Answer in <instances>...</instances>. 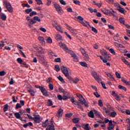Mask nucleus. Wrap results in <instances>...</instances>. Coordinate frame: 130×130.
<instances>
[{
    "label": "nucleus",
    "instance_id": "nucleus-1",
    "mask_svg": "<svg viewBox=\"0 0 130 130\" xmlns=\"http://www.w3.org/2000/svg\"><path fill=\"white\" fill-rule=\"evenodd\" d=\"M35 87L37 89H39L41 93L43 94V95L46 98L49 96V94H48V91L46 90V89L45 87L43 86H39L38 85H36Z\"/></svg>",
    "mask_w": 130,
    "mask_h": 130
},
{
    "label": "nucleus",
    "instance_id": "nucleus-2",
    "mask_svg": "<svg viewBox=\"0 0 130 130\" xmlns=\"http://www.w3.org/2000/svg\"><path fill=\"white\" fill-rule=\"evenodd\" d=\"M61 70L62 72H63V74L65 75V77L68 78V80H71L72 79V77L69 75V71L66 67H61Z\"/></svg>",
    "mask_w": 130,
    "mask_h": 130
},
{
    "label": "nucleus",
    "instance_id": "nucleus-3",
    "mask_svg": "<svg viewBox=\"0 0 130 130\" xmlns=\"http://www.w3.org/2000/svg\"><path fill=\"white\" fill-rule=\"evenodd\" d=\"M91 75L93 78H94V80H95V81H96L97 82H101V81H102L101 78H100V77L98 75L96 72L92 71L91 72Z\"/></svg>",
    "mask_w": 130,
    "mask_h": 130
},
{
    "label": "nucleus",
    "instance_id": "nucleus-4",
    "mask_svg": "<svg viewBox=\"0 0 130 130\" xmlns=\"http://www.w3.org/2000/svg\"><path fill=\"white\" fill-rule=\"evenodd\" d=\"M53 123V121L48 119H46V121L42 123V126L44 127H46L50 125Z\"/></svg>",
    "mask_w": 130,
    "mask_h": 130
},
{
    "label": "nucleus",
    "instance_id": "nucleus-5",
    "mask_svg": "<svg viewBox=\"0 0 130 130\" xmlns=\"http://www.w3.org/2000/svg\"><path fill=\"white\" fill-rule=\"evenodd\" d=\"M54 7L56 9V10L58 11L59 14L60 15L62 14V8L60 7L59 5L57 4H54Z\"/></svg>",
    "mask_w": 130,
    "mask_h": 130
},
{
    "label": "nucleus",
    "instance_id": "nucleus-6",
    "mask_svg": "<svg viewBox=\"0 0 130 130\" xmlns=\"http://www.w3.org/2000/svg\"><path fill=\"white\" fill-rule=\"evenodd\" d=\"M4 4L5 6H6L8 11H9L10 13H12V12H13V8H12V5H11V4L8 3L7 2H5Z\"/></svg>",
    "mask_w": 130,
    "mask_h": 130
},
{
    "label": "nucleus",
    "instance_id": "nucleus-7",
    "mask_svg": "<svg viewBox=\"0 0 130 130\" xmlns=\"http://www.w3.org/2000/svg\"><path fill=\"white\" fill-rule=\"evenodd\" d=\"M41 21V19L37 16H34L33 18L31 19V22H33V24L36 23L37 21L40 22Z\"/></svg>",
    "mask_w": 130,
    "mask_h": 130
},
{
    "label": "nucleus",
    "instance_id": "nucleus-8",
    "mask_svg": "<svg viewBox=\"0 0 130 130\" xmlns=\"http://www.w3.org/2000/svg\"><path fill=\"white\" fill-rule=\"evenodd\" d=\"M111 109V106H109L108 108L106 107H103V110H104V112L106 113V114H109L110 113V110Z\"/></svg>",
    "mask_w": 130,
    "mask_h": 130
},
{
    "label": "nucleus",
    "instance_id": "nucleus-9",
    "mask_svg": "<svg viewBox=\"0 0 130 130\" xmlns=\"http://www.w3.org/2000/svg\"><path fill=\"white\" fill-rule=\"evenodd\" d=\"M69 81H70V83L71 84H77L78 82L79 81V79L78 78H75L74 79L72 77H71V79H69Z\"/></svg>",
    "mask_w": 130,
    "mask_h": 130
},
{
    "label": "nucleus",
    "instance_id": "nucleus-10",
    "mask_svg": "<svg viewBox=\"0 0 130 130\" xmlns=\"http://www.w3.org/2000/svg\"><path fill=\"white\" fill-rule=\"evenodd\" d=\"M93 112L96 117H98V118H100L101 119H103L102 117L101 116H102L101 113L99 112L98 111H97L96 110H94Z\"/></svg>",
    "mask_w": 130,
    "mask_h": 130
},
{
    "label": "nucleus",
    "instance_id": "nucleus-11",
    "mask_svg": "<svg viewBox=\"0 0 130 130\" xmlns=\"http://www.w3.org/2000/svg\"><path fill=\"white\" fill-rule=\"evenodd\" d=\"M105 14L107 16H112L113 15V16H114V14H113V13H112V12L109 10H106Z\"/></svg>",
    "mask_w": 130,
    "mask_h": 130
},
{
    "label": "nucleus",
    "instance_id": "nucleus-12",
    "mask_svg": "<svg viewBox=\"0 0 130 130\" xmlns=\"http://www.w3.org/2000/svg\"><path fill=\"white\" fill-rule=\"evenodd\" d=\"M0 19L3 21H6L7 20V16L4 13H0Z\"/></svg>",
    "mask_w": 130,
    "mask_h": 130
},
{
    "label": "nucleus",
    "instance_id": "nucleus-13",
    "mask_svg": "<svg viewBox=\"0 0 130 130\" xmlns=\"http://www.w3.org/2000/svg\"><path fill=\"white\" fill-rule=\"evenodd\" d=\"M116 10L118 11L120 13L124 14V11L125 10L123 9V8H121V7H119V8H116Z\"/></svg>",
    "mask_w": 130,
    "mask_h": 130
},
{
    "label": "nucleus",
    "instance_id": "nucleus-14",
    "mask_svg": "<svg viewBox=\"0 0 130 130\" xmlns=\"http://www.w3.org/2000/svg\"><path fill=\"white\" fill-rule=\"evenodd\" d=\"M88 116L90 118H94V114L93 111L92 110L90 111L89 113H88Z\"/></svg>",
    "mask_w": 130,
    "mask_h": 130
},
{
    "label": "nucleus",
    "instance_id": "nucleus-15",
    "mask_svg": "<svg viewBox=\"0 0 130 130\" xmlns=\"http://www.w3.org/2000/svg\"><path fill=\"white\" fill-rule=\"evenodd\" d=\"M38 59L42 62H45V56L43 55H41L38 56Z\"/></svg>",
    "mask_w": 130,
    "mask_h": 130
},
{
    "label": "nucleus",
    "instance_id": "nucleus-16",
    "mask_svg": "<svg viewBox=\"0 0 130 130\" xmlns=\"http://www.w3.org/2000/svg\"><path fill=\"white\" fill-rule=\"evenodd\" d=\"M83 58L85 61L90 62L89 56L87 54L83 55Z\"/></svg>",
    "mask_w": 130,
    "mask_h": 130
},
{
    "label": "nucleus",
    "instance_id": "nucleus-17",
    "mask_svg": "<svg viewBox=\"0 0 130 130\" xmlns=\"http://www.w3.org/2000/svg\"><path fill=\"white\" fill-rule=\"evenodd\" d=\"M47 130H55L54 128V125H53V122L51 124L49 125L47 127Z\"/></svg>",
    "mask_w": 130,
    "mask_h": 130
},
{
    "label": "nucleus",
    "instance_id": "nucleus-18",
    "mask_svg": "<svg viewBox=\"0 0 130 130\" xmlns=\"http://www.w3.org/2000/svg\"><path fill=\"white\" fill-rule=\"evenodd\" d=\"M35 121V123H40V117H34V119H33Z\"/></svg>",
    "mask_w": 130,
    "mask_h": 130
},
{
    "label": "nucleus",
    "instance_id": "nucleus-19",
    "mask_svg": "<svg viewBox=\"0 0 130 130\" xmlns=\"http://www.w3.org/2000/svg\"><path fill=\"white\" fill-rule=\"evenodd\" d=\"M88 10L89 11H90V12L91 13H97L98 12V10L96 9H92V8H88Z\"/></svg>",
    "mask_w": 130,
    "mask_h": 130
},
{
    "label": "nucleus",
    "instance_id": "nucleus-20",
    "mask_svg": "<svg viewBox=\"0 0 130 130\" xmlns=\"http://www.w3.org/2000/svg\"><path fill=\"white\" fill-rule=\"evenodd\" d=\"M80 119L79 118L75 117L72 119V122L74 123H77L79 122Z\"/></svg>",
    "mask_w": 130,
    "mask_h": 130
},
{
    "label": "nucleus",
    "instance_id": "nucleus-21",
    "mask_svg": "<svg viewBox=\"0 0 130 130\" xmlns=\"http://www.w3.org/2000/svg\"><path fill=\"white\" fill-rule=\"evenodd\" d=\"M58 116L59 117L62 116V115L63 114V110L62 109H59L58 111Z\"/></svg>",
    "mask_w": 130,
    "mask_h": 130
},
{
    "label": "nucleus",
    "instance_id": "nucleus-22",
    "mask_svg": "<svg viewBox=\"0 0 130 130\" xmlns=\"http://www.w3.org/2000/svg\"><path fill=\"white\" fill-rule=\"evenodd\" d=\"M118 88L119 89H122L123 90V91H124L125 92L127 90V89L126 88V87H124L123 86L121 85H119L118 86Z\"/></svg>",
    "mask_w": 130,
    "mask_h": 130
},
{
    "label": "nucleus",
    "instance_id": "nucleus-23",
    "mask_svg": "<svg viewBox=\"0 0 130 130\" xmlns=\"http://www.w3.org/2000/svg\"><path fill=\"white\" fill-rule=\"evenodd\" d=\"M27 91L30 94V95L32 96H35V91L34 90L31 89H29L28 90H27Z\"/></svg>",
    "mask_w": 130,
    "mask_h": 130
},
{
    "label": "nucleus",
    "instance_id": "nucleus-24",
    "mask_svg": "<svg viewBox=\"0 0 130 130\" xmlns=\"http://www.w3.org/2000/svg\"><path fill=\"white\" fill-rule=\"evenodd\" d=\"M117 115V113L116 112H112L110 114V116L112 118H115V117Z\"/></svg>",
    "mask_w": 130,
    "mask_h": 130
},
{
    "label": "nucleus",
    "instance_id": "nucleus-25",
    "mask_svg": "<svg viewBox=\"0 0 130 130\" xmlns=\"http://www.w3.org/2000/svg\"><path fill=\"white\" fill-rule=\"evenodd\" d=\"M79 64L82 67H84L85 68L88 67V64L85 62L81 61L79 62Z\"/></svg>",
    "mask_w": 130,
    "mask_h": 130
},
{
    "label": "nucleus",
    "instance_id": "nucleus-26",
    "mask_svg": "<svg viewBox=\"0 0 130 130\" xmlns=\"http://www.w3.org/2000/svg\"><path fill=\"white\" fill-rule=\"evenodd\" d=\"M52 106H53L52 101L50 99H48L47 102V106L51 107Z\"/></svg>",
    "mask_w": 130,
    "mask_h": 130
},
{
    "label": "nucleus",
    "instance_id": "nucleus-27",
    "mask_svg": "<svg viewBox=\"0 0 130 130\" xmlns=\"http://www.w3.org/2000/svg\"><path fill=\"white\" fill-rule=\"evenodd\" d=\"M77 108L80 109L81 111H83L84 109L82 105H81L80 104L78 103H77Z\"/></svg>",
    "mask_w": 130,
    "mask_h": 130
},
{
    "label": "nucleus",
    "instance_id": "nucleus-28",
    "mask_svg": "<svg viewBox=\"0 0 130 130\" xmlns=\"http://www.w3.org/2000/svg\"><path fill=\"white\" fill-rule=\"evenodd\" d=\"M78 102H81V105H84L85 103H86V101L84 98L82 99V100H79Z\"/></svg>",
    "mask_w": 130,
    "mask_h": 130
},
{
    "label": "nucleus",
    "instance_id": "nucleus-29",
    "mask_svg": "<svg viewBox=\"0 0 130 130\" xmlns=\"http://www.w3.org/2000/svg\"><path fill=\"white\" fill-rule=\"evenodd\" d=\"M90 28H91V30L93 32H94L95 34H98V29H96V28H95V27H94V26H90Z\"/></svg>",
    "mask_w": 130,
    "mask_h": 130
},
{
    "label": "nucleus",
    "instance_id": "nucleus-30",
    "mask_svg": "<svg viewBox=\"0 0 130 130\" xmlns=\"http://www.w3.org/2000/svg\"><path fill=\"white\" fill-rule=\"evenodd\" d=\"M62 48H63V50H65V51L67 52H69V49L65 44L63 45V46H62Z\"/></svg>",
    "mask_w": 130,
    "mask_h": 130
},
{
    "label": "nucleus",
    "instance_id": "nucleus-31",
    "mask_svg": "<svg viewBox=\"0 0 130 130\" xmlns=\"http://www.w3.org/2000/svg\"><path fill=\"white\" fill-rule=\"evenodd\" d=\"M32 10L31 8L27 9L25 10V12L26 14H29L30 13L32 12Z\"/></svg>",
    "mask_w": 130,
    "mask_h": 130
},
{
    "label": "nucleus",
    "instance_id": "nucleus-32",
    "mask_svg": "<svg viewBox=\"0 0 130 130\" xmlns=\"http://www.w3.org/2000/svg\"><path fill=\"white\" fill-rule=\"evenodd\" d=\"M8 109H9V105L6 104L4 106V108L3 109V110H4V112H7V111L8 110Z\"/></svg>",
    "mask_w": 130,
    "mask_h": 130
},
{
    "label": "nucleus",
    "instance_id": "nucleus-33",
    "mask_svg": "<svg viewBox=\"0 0 130 130\" xmlns=\"http://www.w3.org/2000/svg\"><path fill=\"white\" fill-rule=\"evenodd\" d=\"M116 46H117L118 48H125V47L122 46L121 44H118L117 43L115 42L114 43Z\"/></svg>",
    "mask_w": 130,
    "mask_h": 130
},
{
    "label": "nucleus",
    "instance_id": "nucleus-34",
    "mask_svg": "<svg viewBox=\"0 0 130 130\" xmlns=\"http://www.w3.org/2000/svg\"><path fill=\"white\" fill-rule=\"evenodd\" d=\"M58 79L59 81H60V82H61L63 83L66 82L63 78L60 75L59 76V77H58Z\"/></svg>",
    "mask_w": 130,
    "mask_h": 130
},
{
    "label": "nucleus",
    "instance_id": "nucleus-35",
    "mask_svg": "<svg viewBox=\"0 0 130 130\" xmlns=\"http://www.w3.org/2000/svg\"><path fill=\"white\" fill-rule=\"evenodd\" d=\"M37 15V13L36 11H32L29 14V16L30 17H32L33 16H36Z\"/></svg>",
    "mask_w": 130,
    "mask_h": 130
},
{
    "label": "nucleus",
    "instance_id": "nucleus-36",
    "mask_svg": "<svg viewBox=\"0 0 130 130\" xmlns=\"http://www.w3.org/2000/svg\"><path fill=\"white\" fill-rule=\"evenodd\" d=\"M88 126H89V124H86L84 125V129L85 130H90L91 129V127H89Z\"/></svg>",
    "mask_w": 130,
    "mask_h": 130
},
{
    "label": "nucleus",
    "instance_id": "nucleus-37",
    "mask_svg": "<svg viewBox=\"0 0 130 130\" xmlns=\"http://www.w3.org/2000/svg\"><path fill=\"white\" fill-rule=\"evenodd\" d=\"M98 103H99V106L101 107H102L104 106V105H103V103L102 102V100H99L98 101Z\"/></svg>",
    "mask_w": 130,
    "mask_h": 130
},
{
    "label": "nucleus",
    "instance_id": "nucleus-38",
    "mask_svg": "<svg viewBox=\"0 0 130 130\" xmlns=\"http://www.w3.org/2000/svg\"><path fill=\"white\" fill-rule=\"evenodd\" d=\"M56 39L58 41H61L62 40V36L59 34H57Z\"/></svg>",
    "mask_w": 130,
    "mask_h": 130
},
{
    "label": "nucleus",
    "instance_id": "nucleus-39",
    "mask_svg": "<svg viewBox=\"0 0 130 130\" xmlns=\"http://www.w3.org/2000/svg\"><path fill=\"white\" fill-rule=\"evenodd\" d=\"M119 21L120 22V23L121 24H123L124 25V22H125V21L123 19V18L122 17H120L119 19Z\"/></svg>",
    "mask_w": 130,
    "mask_h": 130
},
{
    "label": "nucleus",
    "instance_id": "nucleus-40",
    "mask_svg": "<svg viewBox=\"0 0 130 130\" xmlns=\"http://www.w3.org/2000/svg\"><path fill=\"white\" fill-rule=\"evenodd\" d=\"M69 96L63 95L62 100H63L64 101H66L69 99Z\"/></svg>",
    "mask_w": 130,
    "mask_h": 130
},
{
    "label": "nucleus",
    "instance_id": "nucleus-41",
    "mask_svg": "<svg viewBox=\"0 0 130 130\" xmlns=\"http://www.w3.org/2000/svg\"><path fill=\"white\" fill-rule=\"evenodd\" d=\"M42 50H43V48L42 47H40V48H38L37 49V52L39 53L42 54Z\"/></svg>",
    "mask_w": 130,
    "mask_h": 130
},
{
    "label": "nucleus",
    "instance_id": "nucleus-42",
    "mask_svg": "<svg viewBox=\"0 0 130 130\" xmlns=\"http://www.w3.org/2000/svg\"><path fill=\"white\" fill-rule=\"evenodd\" d=\"M38 5H43L42 0H35Z\"/></svg>",
    "mask_w": 130,
    "mask_h": 130
},
{
    "label": "nucleus",
    "instance_id": "nucleus-43",
    "mask_svg": "<svg viewBox=\"0 0 130 130\" xmlns=\"http://www.w3.org/2000/svg\"><path fill=\"white\" fill-rule=\"evenodd\" d=\"M22 6L23 8H24V7H26V8H30V6L27 3V4H22Z\"/></svg>",
    "mask_w": 130,
    "mask_h": 130
},
{
    "label": "nucleus",
    "instance_id": "nucleus-44",
    "mask_svg": "<svg viewBox=\"0 0 130 130\" xmlns=\"http://www.w3.org/2000/svg\"><path fill=\"white\" fill-rule=\"evenodd\" d=\"M101 84L103 87V88L104 89H107V87L106 86V84L104 83V82L103 81H102L101 82Z\"/></svg>",
    "mask_w": 130,
    "mask_h": 130
},
{
    "label": "nucleus",
    "instance_id": "nucleus-45",
    "mask_svg": "<svg viewBox=\"0 0 130 130\" xmlns=\"http://www.w3.org/2000/svg\"><path fill=\"white\" fill-rule=\"evenodd\" d=\"M39 40L41 42H42L43 43H45V40H44V38L43 37H39L38 38Z\"/></svg>",
    "mask_w": 130,
    "mask_h": 130
},
{
    "label": "nucleus",
    "instance_id": "nucleus-46",
    "mask_svg": "<svg viewBox=\"0 0 130 130\" xmlns=\"http://www.w3.org/2000/svg\"><path fill=\"white\" fill-rule=\"evenodd\" d=\"M72 57L74 58V61L75 62H78L79 61V59L78 58L77 55H74Z\"/></svg>",
    "mask_w": 130,
    "mask_h": 130
},
{
    "label": "nucleus",
    "instance_id": "nucleus-47",
    "mask_svg": "<svg viewBox=\"0 0 130 130\" xmlns=\"http://www.w3.org/2000/svg\"><path fill=\"white\" fill-rule=\"evenodd\" d=\"M49 88L50 89V90L51 91L53 90L54 89V86L52 84L50 83L49 85Z\"/></svg>",
    "mask_w": 130,
    "mask_h": 130
},
{
    "label": "nucleus",
    "instance_id": "nucleus-48",
    "mask_svg": "<svg viewBox=\"0 0 130 130\" xmlns=\"http://www.w3.org/2000/svg\"><path fill=\"white\" fill-rule=\"evenodd\" d=\"M115 75H116V77H117V78L118 79H121V76H120V74H119L118 73V72H116Z\"/></svg>",
    "mask_w": 130,
    "mask_h": 130
},
{
    "label": "nucleus",
    "instance_id": "nucleus-49",
    "mask_svg": "<svg viewBox=\"0 0 130 130\" xmlns=\"http://www.w3.org/2000/svg\"><path fill=\"white\" fill-rule=\"evenodd\" d=\"M109 52L113 54V55H115L116 53L114 52V49L113 48H111L109 49Z\"/></svg>",
    "mask_w": 130,
    "mask_h": 130
},
{
    "label": "nucleus",
    "instance_id": "nucleus-50",
    "mask_svg": "<svg viewBox=\"0 0 130 130\" xmlns=\"http://www.w3.org/2000/svg\"><path fill=\"white\" fill-rule=\"evenodd\" d=\"M73 114L72 113H67L66 115V116L68 118H71L73 116Z\"/></svg>",
    "mask_w": 130,
    "mask_h": 130
},
{
    "label": "nucleus",
    "instance_id": "nucleus-51",
    "mask_svg": "<svg viewBox=\"0 0 130 130\" xmlns=\"http://www.w3.org/2000/svg\"><path fill=\"white\" fill-rule=\"evenodd\" d=\"M55 69L57 72H59L60 70V67L58 65H55Z\"/></svg>",
    "mask_w": 130,
    "mask_h": 130
},
{
    "label": "nucleus",
    "instance_id": "nucleus-52",
    "mask_svg": "<svg viewBox=\"0 0 130 130\" xmlns=\"http://www.w3.org/2000/svg\"><path fill=\"white\" fill-rule=\"evenodd\" d=\"M77 19L78 20H79V21H83L84 20V18H83L82 16H78L77 18Z\"/></svg>",
    "mask_w": 130,
    "mask_h": 130
},
{
    "label": "nucleus",
    "instance_id": "nucleus-53",
    "mask_svg": "<svg viewBox=\"0 0 130 130\" xmlns=\"http://www.w3.org/2000/svg\"><path fill=\"white\" fill-rule=\"evenodd\" d=\"M94 95L96 98H99L100 97V94H99L98 92H94Z\"/></svg>",
    "mask_w": 130,
    "mask_h": 130
},
{
    "label": "nucleus",
    "instance_id": "nucleus-54",
    "mask_svg": "<svg viewBox=\"0 0 130 130\" xmlns=\"http://www.w3.org/2000/svg\"><path fill=\"white\" fill-rule=\"evenodd\" d=\"M56 29H57L58 31H60V32H61L62 34L63 33V31H62V29H61V26H57Z\"/></svg>",
    "mask_w": 130,
    "mask_h": 130
},
{
    "label": "nucleus",
    "instance_id": "nucleus-55",
    "mask_svg": "<svg viewBox=\"0 0 130 130\" xmlns=\"http://www.w3.org/2000/svg\"><path fill=\"white\" fill-rule=\"evenodd\" d=\"M80 51H81V52L83 56H84L85 54H87L86 52H85L84 49H82L80 50Z\"/></svg>",
    "mask_w": 130,
    "mask_h": 130
},
{
    "label": "nucleus",
    "instance_id": "nucleus-56",
    "mask_svg": "<svg viewBox=\"0 0 130 130\" xmlns=\"http://www.w3.org/2000/svg\"><path fill=\"white\" fill-rule=\"evenodd\" d=\"M73 3H74V4H75L76 5H79V4H80V1H77V0H74V1H73Z\"/></svg>",
    "mask_w": 130,
    "mask_h": 130
},
{
    "label": "nucleus",
    "instance_id": "nucleus-57",
    "mask_svg": "<svg viewBox=\"0 0 130 130\" xmlns=\"http://www.w3.org/2000/svg\"><path fill=\"white\" fill-rule=\"evenodd\" d=\"M47 41L48 43L49 44H51L52 43V40L51 39V38L50 37H49L47 39Z\"/></svg>",
    "mask_w": 130,
    "mask_h": 130
},
{
    "label": "nucleus",
    "instance_id": "nucleus-58",
    "mask_svg": "<svg viewBox=\"0 0 130 130\" xmlns=\"http://www.w3.org/2000/svg\"><path fill=\"white\" fill-rule=\"evenodd\" d=\"M5 75H6V72L5 71L0 72V77H4Z\"/></svg>",
    "mask_w": 130,
    "mask_h": 130
},
{
    "label": "nucleus",
    "instance_id": "nucleus-59",
    "mask_svg": "<svg viewBox=\"0 0 130 130\" xmlns=\"http://www.w3.org/2000/svg\"><path fill=\"white\" fill-rule=\"evenodd\" d=\"M111 95L112 96H113L114 97H116L117 96V93H116V92H115V91H113L112 92H111Z\"/></svg>",
    "mask_w": 130,
    "mask_h": 130
},
{
    "label": "nucleus",
    "instance_id": "nucleus-60",
    "mask_svg": "<svg viewBox=\"0 0 130 130\" xmlns=\"http://www.w3.org/2000/svg\"><path fill=\"white\" fill-rule=\"evenodd\" d=\"M17 62L19 63V64H21L22 63V62H23V60H22V58H17Z\"/></svg>",
    "mask_w": 130,
    "mask_h": 130
},
{
    "label": "nucleus",
    "instance_id": "nucleus-61",
    "mask_svg": "<svg viewBox=\"0 0 130 130\" xmlns=\"http://www.w3.org/2000/svg\"><path fill=\"white\" fill-rule=\"evenodd\" d=\"M59 2L63 6H66L67 4L63 0H60Z\"/></svg>",
    "mask_w": 130,
    "mask_h": 130
},
{
    "label": "nucleus",
    "instance_id": "nucleus-62",
    "mask_svg": "<svg viewBox=\"0 0 130 130\" xmlns=\"http://www.w3.org/2000/svg\"><path fill=\"white\" fill-rule=\"evenodd\" d=\"M55 61L56 62H61V58H57L55 59Z\"/></svg>",
    "mask_w": 130,
    "mask_h": 130
},
{
    "label": "nucleus",
    "instance_id": "nucleus-63",
    "mask_svg": "<svg viewBox=\"0 0 130 130\" xmlns=\"http://www.w3.org/2000/svg\"><path fill=\"white\" fill-rule=\"evenodd\" d=\"M68 52H70V53L71 54L72 57L76 55V54L72 50H69V51H68Z\"/></svg>",
    "mask_w": 130,
    "mask_h": 130
},
{
    "label": "nucleus",
    "instance_id": "nucleus-64",
    "mask_svg": "<svg viewBox=\"0 0 130 130\" xmlns=\"http://www.w3.org/2000/svg\"><path fill=\"white\" fill-rule=\"evenodd\" d=\"M20 51V54L22 55H23L24 58H26V56H25V55L24 54V53L21 51V50H19Z\"/></svg>",
    "mask_w": 130,
    "mask_h": 130
}]
</instances>
